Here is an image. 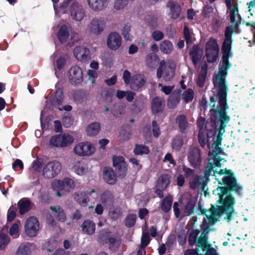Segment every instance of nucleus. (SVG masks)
Segmentation results:
<instances>
[{"label": "nucleus", "mask_w": 255, "mask_h": 255, "mask_svg": "<svg viewBox=\"0 0 255 255\" xmlns=\"http://www.w3.org/2000/svg\"><path fill=\"white\" fill-rule=\"evenodd\" d=\"M220 182L222 186H218L213 190V194L219 197L216 203L220 205L216 207L212 205L209 211L210 215H206L210 225H212L217 221V217L226 214L224 220L230 223L235 213L234 206L236 204V199L232 194L234 192L240 196L241 191L243 187L239 184H237L236 179L231 174V173H227L223 180Z\"/></svg>", "instance_id": "f257e3e1"}, {"label": "nucleus", "mask_w": 255, "mask_h": 255, "mask_svg": "<svg viewBox=\"0 0 255 255\" xmlns=\"http://www.w3.org/2000/svg\"><path fill=\"white\" fill-rule=\"evenodd\" d=\"M215 87H217L218 92L217 96L220 109L216 108L210 110L211 119L214 122L217 118L219 119V126L218 129L225 130L227 123L230 120V117L228 115L226 110L229 109L227 104V91L228 86L226 82L213 81Z\"/></svg>", "instance_id": "f03ea898"}, {"label": "nucleus", "mask_w": 255, "mask_h": 255, "mask_svg": "<svg viewBox=\"0 0 255 255\" xmlns=\"http://www.w3.org/2000/svg\"><path fill=\"white\" fill-rule=\"evenodd\" d=\"M97 240L102 246L108 245L109 250L113 252L119 250L122 243L121 237L118 234H113L109 229L100 230Z\"/></svg>", "instance_id": "7ed1b4c3"}, {"label": "nucleus", "mask_w": 255, "mask_h": 255, "mask_svg": "<svg viewBox=\"0 0 255 255\" xmlns=\"http://www.w3.org/2000/svg\"><path fill=\"white\" fill-rule=\"evenodd\" d=\"M214 164L212 162L209 161L204 170V176H202L207 183L209 180V177L211 175H212L215 176V179L218 181V184L220 185L219 186H221L222 185L219 184V183L221 182V181L223 180L224 177L226 176L227 173L230 172L236 179L237 183L239 184L235 174L232 170L228 169L226 168L224 169H221L220 171H217L214 169Z\"/></svg>", "instance_id": "20e7f679"}, {"label": "nucleus", "mask_w": 255, "mask_h": 255, "mask_svg": "<svg viewBox=\"0 0 255 255\" xmlns=\"http://www.w3.org/2000/svg\"><path fill=\"white\" fill-rule=\"evenodd\" d=\"M205 230L202 233L200 238L199 239L197 247L200 248L203 251V255H218L216 250L212 247L211 245L208 242V238L206 234L208 232L207 231L206 233Z\"/></svg>", "instance_id": "39448f33"}, {"label": "nucleus", "mask_w": 255, "mask_h": 255, "mask_svg": "<svg viewBox=\"0 0 255 255\" xmlns=\"http://www.w3.org/2000/svg\"><path fill=\"white\" fill-rule=\"evenodd\" d=\"M61 168L59 162L55 160L49 161L43 168V175L47 178H52L60 172Z\"/></svg>", "instance_id": "423d86ee"}, {"label": "nucleus", "mask_w": 255, "mask_h": 255, "mask_svg": "<svg viewBox=\"0 0 255 255\" xmlns=\"http://www.w3.org/2000/svg\"><path fill=\"white\" fill-rule=\"evenodd\" d=\"M75 153L80 156H88L95 151L94 146L90 142H81L76 144L74 148Z\"/></svg>", "instance_id": "0eeeda50"}, {"label": "nucleus", "mask_w": 255, "mask_h": 255, "mask_svg": "<svg viewBox=\"0 0 255 255\" xmlns=\"http://www.w3.org/2000/svg\"><path fill=\"white\" fill-rule=\"evenodd\" d=\"M57 188L56 195L62 197L65 192H69L75 187V184L72 179L65 178L63 180H57L54 183Z\"/></svg>", "instance_id": "6e6552de"}, {"label": "nucleus", "mask_w": 255, "mask_h": 255, "mask_svg": "<svg viewBox=\"0 0 255 255\" xmlns=\"http://www.w3.org/2000/svg\"><path fill=\"white\" fill-rule=\"evenodd\" d=\"M25 233L29 237H35L39 229V223L37 218L32 216L27 219L24 225Z\"/></svg>", "instance_id": "1a4fd4ad"}, {"label": "nucleus", "mask_w": 255, "mask_h": 255, "mask_svg": "<svg viewBox=\"0 0 255 255\" xmlns=\"http://www.w3.org/2000/svg\"><path fill=\"white\" fill-rule=\"evenodd\" d=\"M106 22L103 17H95L91 20L88 25L89 32L95 36L99 35L103 31Z\"/></svg>", "instance_id": "9d476101"}, {"label": "nucleus", "mask_w": 255, "mask_h": 255, "mask_svg": "<svg viewBox=\"0 0 255 255\" xmlns=\"http://www.w3.org/2000/svg\"><path fill=\"white\" fill-rule=\"evenodd\" d=\"M170 183V177L167 174H162L158 177L154 192L159 198H163L164 194L163 191L166 189Z\"/></svg>", "instance_id": "9b49d317"}, {"label": "nucleus", "mask_w": 255, "mask_h": 255, "mask_svg": "<svg viewBox=\"0 0 255 255\" xmlns=\"http://www.w3.org/2000/svg\"><path fill=\"white\" fill-rule=\"evenodd\" d=\"M113 166L115 167L117 176L124 178L127 173V165L125 158L122 156H114L113 157Z\"/></svg>", "instance_id": "f8f14e48"}, {"label": "nucleus", "mask_w": 255, "mask_h": 255, "mask_svg": "<svg viewBox=\"0 0 255 255\" xmlns=\"http://www.w3.org/2000/svg\"><path fill=\"white\" fill-rule=\"evenodd\" d=\"M188 160L193 168H199L202 162L201 150L196 147L192 148L188 155Z\"/></svg>", "instance_id": "ddd939ff"}, {"label": "nucleus", "mask_w": 255, "mask_h": 255, "mask_svg": "<svg viewBox=\"0 0 255 255\" xmlns=\"http://www.w3.org/2000/svg\"><path fill=\"white\" fill-rule=\"evenodd\" d=\"M55 89V91L50 97L49 102L51 106H59L62 105L64 100L63 89L60 84H56Z\"/></svg>", "instance_id": "4468645a"}, {"label": "nucleus", "mask_w": 255, "mask_h": 255, "mask_svg": "<svg viewBox=\"0 0 255 255\" xmlns=\"http://www.w3.org/2000/svg\"><path fill=\"white\" fill-rule=\"evenodd\" d=\"M107 43L110 49L113 50H116L122 45L121 36L117 32H111L108 35Z\"/></svg>", "instance_id": "2eb2a0df"}, {"label": "nucleus", "mask_w": 255, "mask_h": 255, "mask_svg": "<svg viewBox=\"0 0 255 255\" xmlns=\"http://www.w3.org/2000/svg\"><path fill=\"white\" fill-rule=\"evenodd\" d=\"M69 79L72 85L81 84L83 81V73L81 68L77 66L71 67L69 71Z\"/></svg>", "instance_id": "dca6fc26"}, {"label": "nucleus", "mask_w": 255, "mask_h": 255, "mask_svg": "<svg viewBox=\"0 0 255 255\" xmlns=\"http://www.w3.org/2000/svg\"><path fill=\"white\" fill-rule=\"evenodd\" d=\"M70 13L72 18L77 21H81L85 16L84 8L78 3H73L70 6Z\"/></svg>", "instance_id": "f3484780"}, {"label": "nucleus", "mask_w": 255, "mask_h": 255, "mask_svg": "<svg viewBox=\"0 0 255 255\" xmlns=\"http://www.w3.org/2000/svg\"><path fill=\"white\" fill-rule=\"evenodd\" d=\"M73 53L76 59L82 62L86 61L90 58V52L89 49L84 46H76Z\"/></svg>", "instance_id": "a211bd4d"}, {"label": "nucleus", "mask_w": 255, "mask_h": 255, "mask_svg": "<svg viewBox=\"0 0 255 255\" xmlns=\"http://www.w3.org/2000/svg\"><path fill=\"white\" fill-rule=\"evenodd\" d=\"M165 102L161 97H154L151 102V110L153 114L156 115L162 113L165 107Z\"/></svg>", "instance_id": "6ab92c4d"}, {"label": "nucleus", "mask_w": 255, "mask_h": 255, "mask_svg": "<svg viewBox=\"0 0 255 255\" xmlns=\"http://www.w3.org/2000/svg\"><path fill=\"white\" fill-rule=\"evenodd\" d=\"M203 50L201 49L198 45H194L189 51V56L190 59L195 67H196L200 61Z\"/></svg>", "instance_id": "aec40b11"}, {"label": "nucleus", "mask_w": 255, "mask_h": 255, "mask_svg": "<svg viewBox=\"0 0 255 255\" xmlns=\"http://www.w3.org/2000/svg\"><path fill=\"white\" fill-rule=\"evenodd\" d=\"M167 7L169 8L168 16L171 19H176L180 16L181 7L178 2L170 0L167 3Z\"/></svg>", "instance_id": "412c9836"}, {"label": "nucleus", "mask_w": 255, "mask_h": 255, "mask_svg": "<svg viewBox=\"0 0 255 255\" xmlns=\"http://www.w3.org/2000/svg\"><path fill=\"white\" fill-rule=\"evenodd\" d=\"M33 205L28 198L21 199L17 203L19 208V212L20 215H24L28 212L32 208Z\"/></svg>", "instance_id": "4be33fe9"}, {"label": "nucleus", "mask_w": 255, "mask_h": 255, "mask_svg": "<svg viewBox=\"0 0 255 255\" xmlns=\"http://www.w3.org/2000/svg\"><path fill=\"white\" fill-rule=\"evenodd\" d=\"M145 81L143 76L140 74L135 75L132 77L130 83V88L133 91H137L144 85Z\"/></svg>", "instance_id": "5701e85b"}, {"label": "nucleus", "mask_w": 255, "mask_h": 255, "mask_svg": "<svg viewBox=\"0 0 255 255\" xmlns=\"http://www.w3.org/2000/svg\"><path fill=\"white\" fill-rule=\"evenodd\" d=\"M101 203L106 207L111 206L114 202V196L110 190H105L100 196Z\"/></svg>", "instance_id": "b1692460"}, {"label": "nucleus", "mask_w": 255, "mask_h": 255, "mask_svg": "<svg viewBox=\"0 0 255 255\" xmlns=\"http://www.w3.org/2000/svg\"><path fill=\"white\" fill-rule=\"evenodd\" d=\"M207 182L198 175H194L192 180L189 181V187L193 190H195L197 187L204 188L207 184Z\"/></svg>", "instance_id": "393cba45"}, {"label": "nucleus", "mask_w": 255, "mask_h": 255, "mask_svg": "<svg viewBox=\"0 0 255 255\" xmlns=\"http://www.w3.org/2000/svg\"><path fill=\"white\" fill-rule=\"evenodd\" d=\"M81 228L84 234L92 236L95 232L96 225L92 221L85 220L81 225Z\"/></svg>", "instance_id": "a878e982"}, {"label": "nucleus", "mask_w": 255, "mask_h": 255, "mask_svg": "<svg viewBox=\"0 0 255 255\" xmlns=\"http://www.w3.org/2000/svg\"><path fill=\"white\" fill-rule=\"evenodd\" d=\"M35 248V245L33 243L21 244L17 250L16 255H30L31 251Z\"/></svg>", "instance_id": "bb28decb"}, {"label": "nucleus", "mask_w": 255, "mask_h": 255, "mask_svg": "<svg viewBox=\"0 0 255 255\" xmlns=\"http://www.w3.org/2000/svg\"><path fill=\"white\" fill-rule=\"evenodd\" d=\"M103 178L109 184L114 185L117 182V176L111 168H106L104 170Z\"/></svg>", "instance_id": "cd10ccee"}, {"label": "nucleus", "mask_w": 255, "mask_h": 255, "mask_svg": "<svg viewBox=\"0 0 255 255\" xmlns=\"http://www.w3.org/2000/svg\"><path fill=\"white\" fill-rule=\"evenodd\" d=\"M109 0H87L90 7L95 11L102 10L106 6Z\"/></svg>", "instance_id": "c85d7f7f"}, {"label": "nucleus", "mask_w": 255, "mask_h": 255, "mask_svg": "<svg viewBox=\"0 0 255 255\" xmlns=\"http://www.w3.org/2000/svg\"><path fill=\"white\" fill-rule=\"evenodd\" d=\"M176 122L178 125L180 132L182 133H186L189 127V124L186 117L184 115L177 116L176 119Z\"/></svg>", "instance_id": "c756f323"}, {"label": "nucleus", "mask_w": 255, "mask_h": 255, "mask_svg": "<svg viewBox=\"0 0 255 255\" xmlns=\"http://www.w3.org/2000/svg\"><path fill=\"white\" fill-rule=\"evenodd\" d=\"M57 38L61 43L67 42L69 36V32L68 27L65 24L61 25L57 33Z\"/></svg>", "instance_id": "7c9ffc66"}, {"label": "nucleus", "mask_w": 255, "mask_h": 255, "mask_svg": "<svg viewBox=\"0 0 255 255\" xmlns=\"http://www.w3.org/2000/svg\"><path fill=\"white\" fill-rule=\"evenodd\" d=\"M50 210L55 213V219L61 222H64L66 220V216L64 209L60 206L56 208L55 206H51L50 207Z\"/></svg>", "instance_id": "2f4dec72"}, {"label": "nucleus", "mask_w": 255, "mask_h": 255, "mask_svg": "<svg viewBox=\"0 0 255 255\" xmlns=\"http://www.w3.org/2000/svg\"><path fill=\"white\" fill-rule=\"evenodd\" d=\"M159 49L163 54H169L173 51L174 47L171 41L164 40L160 43Z\"/></svg>", "instance_id": "473e14b6"}, {"label": "nucleus", "mask_w": 255, "mask_h": 255, "mask_svg": "<svg viewBox=\"0 0 255 255\" xmlns=\"http://www.w3.org/2000/svg\"><path fill=\"white\" fill-rule=\"evenodd\" d=\"M101 130V125L98 122H93L87 127V132L89 136H92L97 135Z\"/></svg>", "instance_id": "72a5a7b5"}, {"label": "nucleus", "mask_w": 255, "mask_h": 255, "mask_svg": "<svg viewBox=\"0 0 255 255\" xmlns=\"http://www.w3.org/2000/svg\"><path fill=\"white\" fill-rule=\"evenodd\" d=\"M75 200L81 206L86 207L89 201L88 195L85 192H77L74 195Z\"/></svg>", "instance_id": "f704fd0d"}, {"label": "nucleus", "mask_w": 255, "mask_h": 255, "mask_svg": "<svg viewBox=\"0 0 255 255\" xmlns=\"http://www.w3.org/2000/svg\"><path fill=\"white\" fill-rule=\"evenodd\" d=\"M183 144V136L180 135H176L172 139L171 142L172 148L175 151H179L181 149Z\"/></svg>", "instance_id": "c9c22d12"}, {"label": "nucleus", "mask_w": 255, "mask_h": 255, "mask_svg": "<svg viewBox=\"0 0 255 255\" xmlns=\"http://www.w3.org/2000/svg\"><path fill=\"white\" fill-rule=\"evenodd\" d=\"M200 231L197 230H193L190 233L188 238V242L190 246H193L195 245L197 247V242L200 236L199 237Z\"/></svg>", "instance_id": "e433bc0d"}, {"label": "nucleus", "mask_w": 255, "mask_h": 255, "mask_svg": "<svg viewBox=\"0 0 255 255\" xmlns=\"http://www.w3.org/2000/svg\"><path fill=\"white\" fill-rule=\"evenodd\" d=\"M150 152L149 147L144 144H135L133 149V153L136 155L148 154Z\"/></svg>", "instance_id": "4c0bfd02"}, {"label": "nucleus", "mask_w": 255, "mask_h": 255, "mask_svg": "<svg viewBox=\"0 0 255 255\" xmlns=\"http://www.w3.org/2000/svg\"><path fill=\"white\" fill-rule=\"evenodd\" d=\"M173 198L171 195L166 196L161 203V210L164 212H168L171 208Z\"/></svg>", "instance_id": "58836bf2"}, {"label": "nucleus", "mask_w": 255, "mask_h": 255, "mask_svg": "<svg viewBox=\"0 0 255 255\" xmlns=\"http://www.w3.org/2000/svg\"><path fill=\"white\" fill-rule=\"evenodd\" d=\"M181 96L185 103L191 102L194 97V90L191 88H188L182 93Z\"/></svg>", "instance_id": "ea45409f"}, {"label": "nucleus", "mask_w": 255, "mask_h": 255, "mask_svg": "<svg viewBox=\"0 0 255 255\" xmlns=\"http://www.w3.org/2000/svg\"><path fill=\"white\" fill-rule=\"evenodd\" d=\"M219 50H205L206 56L209 63H214L216 61L219 55Z\"/></svg>", "instance_id": "a19ab883"}, {"label": "nucleus", "mask_w": 255, "mask_h": 255, "mask_svg": "<svg viewBox=\"0 0 255 255\" xmlns=\"http://www.w3.org/2000/svg\"><path fill=\"white\" fill-rule=\"evenodd\" d=\"M179 96L176 95H170L167 100V106L169 109L175 108L180 102Z\"/></svg>", "instance_id": "79ce46f5"}, {"label": "nucleus", "mask_w": 255, "mask_h": 255, "mask_svg": "<svg viewBox=\"0 0 255 255\" xmlns=\"http://www.w3.org/2000/svg\"><path fill=\"white\" fill-rule=\"evenodd\" d=\"M62 122L64 127L70 128L73 124L74 118L70 113H65L62 118Z\"/></svg>", "instance_id": "37998d69"}, {"label": "nucleus", "mask_w": 255, "mask_h": 255, "mask_svg": "<svg viewBox=\"0 0 255 255\" xmlns=\"http://www.w3.org/2000/svg\"><path fill=\"white\" fill-rule=\"evenodd\" d=\"M207 74V69L204 70L203 68H202V70L199 73L197 80V85L200 88H202L204 86Z\"/></svg>", "instance_id": "c03bdc74"}, {"label": "nucleus", "mask_w": 255, "mask_h": 255, "mask_svg": "<svg viewBox=\"0 0 255 255\" xmlns=\"http://www.w3.org/2000/svg\"><path fill=\"white\" fill-rule=\"evenodd\" d=\"M121 214V209L118 206L112 208L109 211V215L110 217L114 220L119 219Z\"/></svg>", "instance_id": "a18cd8bd"}, {"label": "nucleus", "mask_w": 255, "mask_h": 255, "mask_svg": "<svg viewBox=\"0 0 255 255\" xmlns=\"http://www.w3.org/2000/svg\"><path fill=\"white\" fill-rule=\"evenodd\" d=\"M196 202L192 199L189 200L184 208V212L188 214H191L194 213L195 210Z\"/></svg>", "instance_id": "49530a36"}, {"label": "nucleus", "mask_w": 255, "mask_h": 255, "mask_svg": "<svg viewBox=\"0 0 255 255\" xmlns=\"http://www.w3.org/2000/svg\"><path fill=\"white\" fill-rule=\"evenodd\" d=\"M136 216L135 214H128L125 219V225L128 228H130L133 226L136 222Z\"/></svg>", "instance_id": "de8ad7c7"}, {"label": "nucleus", "mask_w": 255, "mask_h": 255, "mask_svg": "<svg viewBox=\"0 0 255 255\" xmlns=\"http://www.w3.org/2000/svg\"><path fill=\"white\" fill-rule=\"evenodd\" d=\"M219 50L217 40L213 38H210L206 44L205 50Z\"/></svg>", "instance_id": "09e8293b"}, {"label": "nucleus", "mask_w": 255, "mask_h": 255, "mask_svg": "<svg viewBox=\"0 0 255 255\" xmlns=\"http://www.w3.org/2000/svg\"><path fill=\"white\" fill-rule=\"evenodd\" d=\"M62 147H66L73 142V137L69 134L61 135Z\"/></svg>", "instance_id": "8fccbe9b"}, {"label": "nucleus", "mask_w": 255, "mask_h": 255, "mask_svg": "<svg viewBox=\"0 0 255 255\" xmlns=\"http://www.w3.org/2000/svg\"><path fill=\"white\" fill-rule=\"evenodd\" d=\"M61 142L60 134L53 135L50 139V144L55 147H62Z\"/></svg>", "instance_id": "3c124183"}, {"label": "nucleus", "mask_w": 255, "mask_h": 255, "mask_svg": "<svg viewBox=\"0 0 255 255\" xmlns=\"http://www.w3.org/2000/svg\"><path fill=\"white\" fill-rule=\"evenodd\" d=\"M174 69L168 67L164 72L163 79L166 81H169L174 76Z\"/></svg>", "instance_id": "603ef678"}, {"label": "nucleus", "mask_w": 255, "mask_h": 255, "mask_svg": "<svg viewBox=\"0 0 255 255\" xmlns=\"http://www.w3.org/2000/svg\"><path fill=\"white\" fill-rule=\"evenodd\" d=\"M16 205L14 206H11L7 212V221L8 222H11L13 221L16 217Z\"/></svg>", "instance_id": "864d4df0"}, {"label": "nucleus", "mask_w": 255, "mask_h": 255, "mask_svg": "<svg viewBox=\"0 0 255 255\" xmlns=\"http://www.w3.org/2000/svg\"><path fill=\"white\" fill-rule=\"evenodd\" d=\"M143 101L141 99H137L132 105V110L137 112H140L143 108Z\"/></svg>", "instance_id": "5fc2aeb1"}, {"label": "nucleus", "mask_w": 255, "mask_h": 255, "mask_svg": "<svg viewBox=\"0 0 255 255\" xmlns=\"http://www.w3.org/2000/svg\"><path fill=\"white\" fill-rule=\"evenodd\" d=\"M150 239L148 233H144L142 235L141 240V244L139 246L140 248L145 249L149 245Z\"/></svg>", "instance_id": "6e6d98bb"}, {"label": "nucleus", "mask_w": 255, "mask_h": 255, "mask_svg": "<svg viewBox=\"0 0 255 255\" xmlns=\"http://www.w3.org/2000/svg\"><path fill=\"white\" fill-rule=\"evenodd\" d=\"M130 28H131V26L129 24L127 23L125 25V26L122 30V34L125 40L126 41L131 40V38H130V35H129V32L130 31Z\"/></svg>", "instance_id": "4d7b16f0"}, {"label": "nucleus", "mask_w": 255, "mask_h": 255, "mask_svg": "<svg viewBox=\"0 0 255 255\" xmlns=\"http://www.w3.org/2000/svg\"><path fill=\"white\" fill-rule=\"evenodd\" d=\"M9 243L8 236L2 234L0 235V250H4Z\"/></svg>", "instance_id": "13d9d810"}, {"label": "nucleus", "mask_w": 255, "mask_h": 255, "mask_svg": "<svg viewBox=\"0 0 255 255\" xmlns=\"http://www.w3.org/2000/svg\"><path fill=\"white\" fill-rule=\"evenodd\" d=\"M152 131L153 136L156 138L158 137L160 135L161 132L160 128L156 121H153L152 122Z\"/></svg>", "instance_id": "bf43d9fd"}, {"label": "nucleus", "mask_w": 255, "mask_h": 255, "mask_svg": "<svg viewBox=\"0 0 255 255\" xmlns=\"http://www.w3.org/2000/svg\"><path fill=\"white\" fill-rule=\"evenodd\" d=\"M152 38L155 41H159L163 39L164 33L160 30H155L152 33Z\"/></svg>", "instance_id": "052dcab7"}, {"label": "nucleus", "mask_w": 255, "mask_h": 255, "mask_svg": "<svg viewBox=\"0 0 255 255\" xmlns=\"http://www.w3.org/2000/svg\"><path fill=\"white\" fill-rule=\"evenodd\" d=\"M182 170L184 172V175L186 178L193 176L195 173V170L194 169L187 167L184 165L182 166Z\"/></svg>", "instance_id": "680f3d73"}, {"label": "nucleus", "mask_w": 255, "mask_h": 255, "mask_svg": "<svg viewBox=\"0 0 255 255\" xmlns=\"http://www.w3.org/2000/svg\"><path fill=\"white\" fill-rule=\"evenodd\" d=\"M18 225L16 223L13 224L9 229V234L15 238L18 237Z\"/></svg>", "instance_id": "e2e57ef3"}, {"label": "nucleus", "mask_w": 255, "mask_h": 255, "mask_svg": "<svg viewBox=\"0 0 255 255\" xmlns=\"http://www.w3.org/2000/svg\"><path fill=\"white\" fill-rule=\"evenodd\" d=\"M159 60L158 56L154 53H151L147 55L146 62L147 65H149L153 61H157Z\"/></svg>", "instance_id": "0e129e2a"}, {"label": "nucleus", "mask_w": 255, "mask_h": 255, "mask_svg": "<svg viewBox=\"0 0 255 255\" xmlns=\"http://www.w3.org/2000/svg\"><path fill=\"white\" fill-rule=\"evenodd\" d=\"M213 11V8L212 6L209 5H205L202 10V14L204 17H209L211 13Z\"/></svg>", "instance_id": "69168bd1"}, {"label": "nucleus", "mask_w": 255, "mask_h": 255, "mask_svg": "<svg viewBox=\"0 0 255 255\" xmlns=\"http://www.w3.org/2000/svg\"><path fill=\"white\" fill-rule=\"evenodd\" d=\"M184 38L187 44L191 42V36L190 34V31L187 26H184L183 28Z\"/></svg>", "instance_id": "338daca9"}, {"label": "nucleus", "mask_w": 255, "mask_h": 255, "mask_svg": "<svg viewBox=\"0 0 255 255\" xmlns=\"http://www.w3.org/2000/svg\"><path fill=\"white\" fill-rule=\"evenodd\" d=\"M200 248L197 247L195 249H187L184 252V255H203V254L199 253Z\"/></svg>", "instance_id": "774afa93"}]
</instances>
